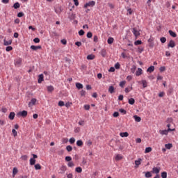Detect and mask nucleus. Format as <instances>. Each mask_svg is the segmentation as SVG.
Segmentation results:
<instances>
[{"mask_svg": "<svg viewBox=\"0 0 178 178\" xmlns=\"http://www.w3.org/2000/svg\"><path fill=\"white\" fill-rule=\"evenodd\" d=\"M23 59L21 57H17L14 60V65L16 67H20L22 65Z\"/></svg>", "mask_w": 178, "mask_h": 178, "instance_id": "1", "label": "nucleus"}, {"mask_svg": "<svg viewBox=\"0 0 178 178\" xmlns=\"http://www.w3.org/2000/svg\"><path fill=\"white\" fill-rule=\"evenodd\" d=\"M95 6V1H90L89 2H87L84 4L83 8H88V7L92 8Z\"/></svg>", "mask_w": 178, "mask_h": 178, "instance_id": "2", "label": "nucleus"}, {"mask_svg": "<svg viewBox=\"0 0 178 178\" xmlns=\"http://www.w3.org/2000/svg\"><path fill=\"white\" fill-rule=\"evenodd\" d=\"M175 131V129H168V130H160L159 134L162 136H163V135L167 136L168 134V132Z\"/></svg>", "mask_w": 178, "mask_h": 178, "instance_id": "3", "label": "nucleus"}, {"mask_svg": "<svg viewBox=\"0 0 178 178\" xmlns=\"http://www.w3.org/2000/svg\"><path fill=\"white\" fill-rule=\"evenodd\" d=\"M28 115V111L23 110V111H19L17 113V116H22V118H26Z\"/></svg>", "mask_w": 178, "mask_h": 178, "instance_id": "4", "label": "nucleus"}, {"mask_svg": "<svg viewBox=\"0 0 178 178\" xmlns=\"http://www.w3.org/2000/svg\"><path fill=\"white\" fill-rule=\"evenodd\" d=\"M132 33L135 35L136 38H137L140 35L139 31H138L135 27L132 29Z\"/></svg>", "mask_w": 178, "mask_h": 178, "instance_id": "5", "label": "nucleus"}, {"mask_svg": "<svg viewBox=\"0 0 178 178\" xmlns=\"http://www.w3.org/2000/svg\"><path fill=\"white\" fill-rule=\"evenodd\" d=\"M67 170V168L65 165H63L60 167V170H59V173L60 174H65V172H66V170Z\"/></svg>", "mask_w": 178, "mask_h": 178, "instance_id": "6", "label": "nucleus"}, {"mask_svg": "<svg viewBox=\"0 0 178 178\" xmlns=\"http://www.w3.org/2000/svg\"><path fill=\"white\" fill-rule=\"evenodd\" d=\"M31 49L33 51H37L38 49H42V46L41 45H38V46H35V45H31Z\"/></svg>", "mask_w": 178, "mask_h": 178, "instance_id": "7", "label": "nucleus"}, {"mask_svg": "<svg viewBox=\"0 0 178 178\" xmlns=\"http://www.w3.org/2000/svg\"><path fill=\"white\" fill-rule=\"evenodd\" d=\"M13 43L12 40H6V39L3 40V45L4 46H9L11 45Z\"/></svg>", "mask_w": 178, "mask_h": 178, "instance_id": "8", "label": "nucleus"}, {"mask_svg": "<svg viewBox=\"0 0 178 178\" xmlns=\"http://www.w3.org/2000/svg\"><path fill=\"white\" fill-rule=\"evenodd\" d=\"M159 172H160V168H155V167L153 168L152 171V173L156 174V175H159Z\"/></svg>", "mask_w": 178, "mask_h": 178, "instance_id": "9", "label": "nucleus"}, {"mask_svg": "<svg viewBox=\"0 0 178 178\" xmlns=\"http://www.w3.org/2000/svg\"><path fill=\"white\" fill-rule=\"evenodd\" d=\"M175 47V42L174 40H171L169 42L168 47L174 48Z\"/></svg>", "mask_w": 178, "mask_h": 178, "instance_id": "10", "label": "nucleus"}, {"mask_svg": "<svg viewBox=\"0 0 178 178\" xmlns=\"http://www.w3.org/2000/svg\"><path fill=\"white\" fill-rule=\"evenodd\" d=\"M42 81H44V74H41L38 76V83H41Z\"/></svg>", "mask_w": 178, "mask_h": 178, "instance_id": "11", "label": "nucleus"}, {"mask_svg": "<svg viewBox=\"0 0 178 178\" xmlns=\"http://www.w3.org/2000/svg\"><path fill=\"white\" fill-rule=\"evenodd\" d=\"M101 55L102 56L103 58L106 57V49H102L100 51Z\"/></svg>", "mask_w": 178, "mask_h": 178, "instance_id": "12", "label": "nucleus"}, {"mask_svg": "<svg viewBox=\"0 0 178 178\" xmlns=\"http://www.w3.org/2000/svg\"><path fill=\"white\" fill-rule=\"evenodd\" d=\"M142 74H143V70H142V69H141L140 67H138V70L136 71V76H140Z\"/></svg>", "mask_w": 178, "mask_h": 178, "instance_id": "13", "label": "nucleus"}, {"mask_svg": "<svg viewBox=\"0 0 178 178\" xmlns=\"http://www.w3.org/2000/svg\"><path fill=\"white\" fill-rule=\"evenodd\" d=\"M154 65H151V66H149V67L147 68V72H149V73H152V72H154Z\"/></svg>", "mask_w": 178, "mask_h": 178, "instance_id": "14", "label": "nucleus"}, {"mask_svg": "<svg viewBox=\"0 0 178 178\" xmlns=\"http://www.w3.org/2000/svg\"><path fill=\"white\" fill-rule=\"evenodd\" d=\"M123 159V156L120 154H117L115 157V160L119 161Z\"/></svg>", "mask_w": 178, "mask_h": 178, "instance_id": "15", "label": "nucleus"}, {"mask_svg": "<svg viewBox=\"0 0 178 178\" xmlns=\"http://www.w3.org/2000/svg\"><path fill=\"white\" fill-rule=\"evenodd\" d=\"M47 89L49 92H52L54 91V88L52 86H47Z\"/></svg>", "mask_w": 178, "mask_h": 178, "instance_id": "16", "label": "nucleus"}, {"mask_svg": "<svg viewBox=\"0 0 178 178\" xmlns=\"http://www.w3.org/2000/svg\"><path fill=\"white\" fill-rule=\"evenodd\" d=\"M15 113H10L9 115H8V118L10 120H13L15 119Z\"/></svg>", "mask_w": 178, "mask_h": 178, "instance_id": "17", "label": "nucleus"}, {"mask_svg": "<svg viewBox=\"0 0 178 178\" xmlns=\"http://www.w3.org/2000/svg\"><path fill=\"white\" fill-rule=\"evenodd\" d=\"M95 58V55L94 54H89L87 56L88 60H94Z\"/></svg>", "mask_w": 178, "mask_h": 178, "instance_id": "18", "label": "nucleus"}, {"mask_svg": "<svg viewBox=\"0 0 178 178\" xmlns=\"http://www.w3.org/2000/svg\"><path fill=\"white\" fill-rule=\"evenodd\" d=\"M108 92L110 94H113L115 92V88L113 86H109L108 88Z\"/></svg>", "mask_w": 178, "mask_h": 178, "instance_id": "19", "label": "nucleus"}, {"mask_svg": "<svg viewBox=\"0 0 178 178\" xmlns=\"http://www.w3.org/2000/svg\"><path fill=\"white\" fill-rule=\"evenodd\" d=\"M120 136L122 137V138H127L129 136V134L127 132H124V133H120Z\"/></svg>", "mask_w": 178, "mask_h": 178, "instance_id": "20", "label": "nucleus"}, {"mask_svg": "<svg viewBox=\"0 0 178 178\" xmlns=\"http://www.w3.org/2000/svg\"><path fill=\"white\" fill-rule=\"evenodd\" d=\"M113 41H114V39L112 37L108 38V39L107 40V42L108 44H113Z\"/></svg>", "mask_w": 178, "mask_h": 178, "instance_id": "21", "label": "nucleus"}, {"mask_svg": "<svg viewBox=\"0 0 178 178\" xmlns=\"http://www.w3.org/2000/svg\"><path fill=\"white\" fill-rule=\"evenodd\" d=\"M13 8H14L15 9H18V8H20V3H19V2L15 3L14 5H13Z\"/></svg>", "mask_w": 178, "mask_h": 178, "instance_id": "22", "label": "nucleus"}, {"mask_svg": "<svg viewBox=\"0 0 178 178\" xmlns=\"http://www.w3.org/2000/svg\"><path fill=\"white\" fill-rule=\"evenodd\" d=\"M141 159H139L138 161H135L136 168H138L141 164Z\"/></svg>", "mask_w": 178, "mask_h": 178, "instance_id": "23", "label": "nucleus"}, {"mask_svg": "<svg viewBox=\"0 0 178 178\" xmlns=\"http://www.w3.org/2000/svg\"><path fill=\"white\" fill-rule=\"evenodd\" d=\"M169 33L170 35L173 37V38H176L177 37V34L176 33H175L174 31H172V30H169Z\"/></svg>", "mask_w": 178, "mask_h": 178, "instance_id": "24", "label": "nucleus"}, {"mask_svg": "<svg viewBox=\"0 0 178 178\" xmlns=\"http://www.w3.org/2000/svg\"><path fill=\"white\" fill-rule=\"evenodd\" d=\"M134 118L135 119V121L137 122H140L141 120L140 117H138V115H134Z\"/></svg>", "mask_w": 178, "mask_h": 178, "instance_id": "25", "label": "nucleus"}, {"mask_svg": "<svg viewBox=\"0 0 178 178\" xmlns=\"http://www.w3.org/2000/svg\"><path fill=\"white\" fill-rule=\"evenodd\" d=\"M76 87L78 90L83 89V88L82 83H76Z\"/></svg>", "mask_w": 178, "mask_h": 178, "instance_id": "26", "label": "nucleus"}, {"mask_svg": "<svg viewBox=\"0 0 178 178\" xmlns=\"http://www.w3.org/2000/svg\"><path fill=\"white\" fill-rule=\"evenodd\" d=\"M18 173V170L17 168H14L13 170V175L15 177Z\"/></svg>", "mask_w": 178, "mask_h": 178, "instance_id": "27", "label": "nucleus"}, {"mask_svg": "<svg viewBox=\"0 0 178 178\" xmlns=\"http://www.w3.org/2000/svg\"><path fill=\"white\" fill-rule=\"evenodd\" d=\"M141 83H142L143 87L144 88L147 87V81L143 80V81H141Z\"/></svg>", "mask_w": 178, "mask_h": 178, "instance_id": "28", "label": "nucleus"}, {"mask_svg": "<svg viewBox=\"0 0 178 178\" xmlns=\"http://www.w3.org/2000/svg\"><path fill=\"white\" fill-rule=\"evenodd\" d=\"M37 102V99H31L29 105L32 104V105H35Z\"/></svg>", "mask_w": 178, "mask_h": 178, "instance_id": "29", "label": "nucleus"}, {"mask_svg": "<svg viewBox=\"0 0 178 178\" xmlns=\"http://www.w3.org/2000/svg\"><path fill=\"white\" fill-rule=\"evenodd\" d=\"M13 47L12 46H8V47H6V51L7 52L11 51H13Z\"/></svg>", "mask_w": 178, "mask_h": 178, "instance_id": "30", "label": "nucleus"}, {"mask_svg": "<svg viewBox=\"0 0 178 178\" xmlns=\"http://www.w3.org/2000/svg\"><path fill=\"white\" fill-rule=\"evenodd\" d=\"M35 163H36V160H35V159H30V165H35Z\"/></svg>", "mask_w": 178, "mask_h": 178, "instance_id": "31", "label": "nucleus"}, {"mask_svg": "<svg viewBox=\"0 0 178 178\" xmlns=\"http://www.w3.org/2000/svg\"><path fill=\"white\" fill-rule=\"evenodd\" d=\"M165 147L167 149H170L172 147V145L169 143V144H165Z\"/></svg>", "mask_w": 178, "mask_h": 178, "instance_id": "32", "label": "nucleus"}, {"mask_svg": "<svg viewBox=\"0 0 178 178\" xmlns=\"http://www.w3.org/2000/svg\"><path fill=\"white\" fill-rule=\"evenodd\" d=\"M134 44L136 46L140 45V44H142V41L140 40H138L135 41Z\"/></svg>", "mask_w": 178, "mask_h": 178, "instance_id": "33", "label": "nucleus"}, {"mask_svg": "<svg viewBox=\"0 0 178 178\" xmlns=\"http://www.w3.org/2000/svg\"><path fill=\"white\" fill-rule=\"evenodd\" d=\"M66 149H67V152H70L73 150V147L70 145H68V146L66 147Z\"/></svg>", "mask_w": 178, "mask_h": 178, "instance_id": "34", "label": "nucleus"}, {"mask_svg": "<svg viewBox=\"0 0 178 178\" xmlns=\"http://www.w3.org/2000/svg\"><path fill=\"white\" fill-rule=\"evenodd\" d=\"M83 145V141H82V140H78V141L76 142V145H77L78 147H81Z\"/></svg>", "mask_w": 178, "mask_h": 178, "instance_id": "35", "label": "nucleus"}, {"mask_svg": "<svg viewBox=\"0 0 178 178\" xmlns=\"http://www.w3.org/2000/svg\"><path fill=\"white\" fill-rule=\"evenodd\" d=\"M135 103V100L133 98L129 99V104L131 105H134V104Z\"/></svg>", "mask_w": 178, "mask_h": 178, "instance_id": "36", "label": "nucleus"}, {"mask_svg": "<svg viewBox=\"0 0 178 178\" xmlns=\"http://www.w3.org/2000/svg\"><path fill=\"white\" fill-rule=\"evenodd\" d=\"M75 171L78 173H81V172H83V169H81L80 167H78L75 169Z\"/></svg>", "mask_w": 178, "mask_h": 178, "instance_id": "37", "label": "nucleus"}, {"mask_svg": "<svg viewBox=\"0 0 178 178\" xmlns=\"http://www.w3.org/2000/svg\"><path fill=\"white\" fill-rule=\"evenodd\" d=\"M126 84V81H122L120 83V86L123 88L124 85Z\"/></svg>", "mask_w": 178, "mask_h": 178, "instance_id": "38", "label": "nucleus"}, {"mask_svg": "<svg viewBox=\"0 0 178 178\" xmlns=\"http://www.w3.org/2000/svg\"><path fill=\"white\" fill-rule=\"evenodd\" d=\"M152 149L151 147H147L145 150V153H149L150 152H152Z\"/></svg>", "mask_w": 178, "mask_h": 178, "instance_id": "39", "label": "nucleus"}, {"mask_svg": "<svg viewBox=\"0 0 178 178\" xmlns=\"http://www.w3.org/2000/svg\"><path fill=\"white\" fill-rule=\"evenodd\" d=\"M67 166L70 167V168H73L74 166V163L72 161H70L67 163Z\"/></svg>", "mask_w": 178, "mask_h": 178, "instance_id": "40", "label": "nucleus"}, {"mask_svg": "<svg viewBox=\"0 0 178 178\" xmlns=\"http://www.w3.org/2000/svg\"><path fill=\"white\" fill-rule=\"evenodd\" d=\"M35 170H41L42 166L40 165V164H36V165H35Z\"/></svg>", "mask_w": 178, "mask_h": 178, "instance_id": "41", "label": "nucleus"}, {"mask_svg": "<svg viewBox=\"0 0 178 178\" xmlns=\"http://www.w3.org/2000/svg\"><path fill=\"white\" fill-rule=\"evenodd\" d=\"M93 41L95 42H98V35H95L94 36H93Z\"/></svg>", "mask_w": 178, "mask_h": 178, "instance_id": "42", "label": "nucleus"}, {"mask_svg": "<svg viewBox=\"0 0 178 178\" xmlns=\"http://www.w3.org/2000/svg\"><path fill=\"white\" fill-rule=\"evenodd\" d=\"M51 36L52 38L57 37V36H58V33H57L56 31H53V32H51Z\"/></svg>", "mask_w": 178, "mask_h": 178, "instance_id": "43", "label": "nucleus"}, {"mask_svg": "<svg viewBox=\"0 0 178 178\" xmlns=\"http://www.w3.org/2000/svg\"><path fill=\"white\" fill-rule=\"evenodd\" d=\"M33 42H34L35 43H40V39L39 38H35L33 39Z\"/></svg>", "mask_w": 178, "mask_h": 178, "instance_id": "44", "label": "nucleus"}, {"mask_svg": "<svg viewBox=\"0 0 178 178\" xmlns=\"http://www.w3.org/2000/svg\"><path fill=\"white\" fill-rule=\"evenodd\" d=\"M136 69V66L135 65H134L132 66V67L131 68V72L133 74H134Z\"/></svg>", "mask_w": 178, "mask_h": 178, "instance_id": "45", "label": "nucleus"}, {"mask_svg": "<svg viewBox=\"0 0 178 178\" xmlns=\"http://www.w3.org/2000/svg\"><path fill=\"white\" fill-rule=\"evenodd\" d=\"M152 174H151V172H146V174H145V177L146 178H149V177H152Z\"/></svg>", "mask_w": 178, "mask_h": 178, "instance_id": "46", "label": "nucleus"}, {"mask_svg": "<svg viewBox=\"0 0 178 178\" xmlns=\"http://www.w3.org/2000/svg\"><path fill=\"white\" fill-rule=\"evenodd\" d=\"M73 105V103H70V102H67L66 104H65V106L67 107V108H69V107H70L71 106H72Z\"/></svg>", "mask_w": 178, "mask_h": 178, "instance_id": "47", "label": "nucleus"}, {"mask_svg": "<svg viewBox=\"0 0 178 178\" xmlns=\"http://www.w3.org/2000/svg\"><path fill=\"white\" fill-rule=\"evenodd\" d=\"M12 133H13L14 137L17 136V131L15 129H13Z\"/></svg>", "mask_w": 178, "mask_h": 178, "instance_id": "48", "label": "nucleus"}, {"mask_svg": "<svg viewBox=\"0 0 178 178\" xmlns=\"http://www.w3.org/2000/svg\"><path fill=\"white\" fill-rule=\"evenodd\" d=\"M24 16V13L23 12H19L17 13V17H22Z\"/></svg>", "mask_w": 178, "mask_h": 178, "instance_id": "49", "label": "nucleus"}, {"mask_svg": "<svg viewBox=\"0 0 178 178\" xmlns=\"http://www.w3.org/2000/svg\"><path fill=\"white\" fill-rule=\"evenodd\" d=\"M161 177L162 178H167V172H163L161 173Z\"/></svg>", "mask_w": 178, "mask_h": 178, "instance_id": "50", "label": "nucleus"}, {"mask_svg": "<svg viewBox=\"0 0 178 178\" xmlns=\"http://www.w3.org/2000/svg\"><path fill=\"white\" fill-rule=\"evenodd\" d=\"M58 106H65V102H62V100H60V102H58Z\"/></svg>", "mask_w": 178, "mask_h": 178, "instance_id": "51", "label": "nucleus"}, {"mask_svg": "<svg viewBox=\"0 0 178 178\" xmlns=\"http://www.w3.org/2000/svg\"><path fill=\"white\" fill-rule=\"evenodd\" d=\"M79 35H81V36L84 35V30L81 29V30L79 31Z\"/></svg>", "mask_w": 178, "mask_h": 178, "instance_id": "52", "label": "nucleus"}, {"mask_svg": "<svg viewBox=\"0 0 178 178\" xmlns=\"http://www.w3.org/2000/svg\"><path fill=\"white\" fill-rule=\"evenodd\" d=\"M87 38H92V33H91V32H88V33H87Z\"/></svg>", "mask_w": 178, "mask_h": 178, "instance_id": "53", "label": "nucleus"}, {"mask_svg": "<svg viewBox=\"0 0 178 178\" xmlns=\"http://www.w3.org/2000/svg\"><path fill=\"white\" fill-rule=\"evenodd\" d=\"M65 161L67 162H72V157L70 156L65 157Z\"/></svg>", "mask_w": 178, "mask_h": 178, "instance_id": "54", "label": "nucleus"}, {"mask_svg": "<svg viewBox=\"0 0 178 178\" xmlns=\"http://www.w3.org/2000/svg\"><path fill=\"white\" fill-rule=\"evenodd\" d=\"M80 95L81 97L86 96V90H81Z\"/></svg>", "mask_w": 178, "mask_h": 178, "instance_id": "55", "label": "nucleus"}, {"mask_svg": "<svg viewBox=\"0 0 178 178\" xmlns=\"http://www.w3.org/2000/svg\"><path fill=\"white\" fill-rule=\"evenodd\" d=\"M161 43H165L166 42V38L165 37H162L160 39Z\"/></svg>", "mask_w": 178, "mask_h": 178, "instance_id": "56", "label": "nucleus"}, {"mask_svg": "<svg viewBox=\"0 0 178 178\" xmlns=\"http://www.w3.org/2000/svg\"><path fill=\"white\" fill-rule=\"evenodd\" d=\"M60 42L64 45H66V44H67V41L65 39L61 40Z\"/></svg>", "mask_w": 178, "mask_h": 178, "instance_id": "57", "label": "nucleus"}, {"mask_svg": "<svg viewBox=\"0 0 178 178\" xmlns=\"http://www.w3.org/2000/svg\"><path fill=\"white\" fill-rule=\"evenodd\" d=\"M74 142H76V140L74 139V138H71L70 139V143L71 144H74Z\"/></svg>", "mask_w": 178, "mask_h": 178, "instance_id": "58", "label": "nucleus"}, {"mask_svg": "<svg viewBox=\"0 0 178 178\" xmlns=\"http://www.w3.org/2000/svg\"><path fill=\"white\" fill-rule=\"evenodd\" d=\"M115 69H120V63H116L115 64Z\"/></svg>", "mask_w": 178, "mask_h": 178, "instance_id": "59", "label": "nucleus"}, {"mask_svg": "<svg viewBox=\"0 0 178 178\" xmlns=\"http://www.w3.org/2000/svg\"><path fill=\"white\" fill-rule=\"evenodd\" d=\"M114 118H117L119 116V113H118V111H115L113 114Z\"/></svg>", "mask_w": 178, "mask_h": 178, "instance_id": "60", "label": "nucleus"}, {"mask_svg": "<svg viewBox=\"0 0 178 178\" xmlns=\"http://www.w3.org/2000/svg\"><path fill=\"white\" fill-rule=\"evenodd\" d=\"M119 111L121 113H123V114H126L127 113V111H125V110H124V108H120Z\"/></svg>", "mask_w": 178, "mask_h": 178, "instance_id": "61", "label": "nucleus"}, {"mask_svg": "<svg viewBox=\"0 0 178 178\" xmlns=\"http://www.w3.org/2000/svg\"><path fill=\"white\" fill-rule=\"evenodd\" d=\"M84 108H85V110H86V111L90 110V106H89V104H85Z\"/></svg>", "mask_w": 178, "mask_h": 178, "instance_id": "62", "label": "nucleus"}, {"mask_svg": "<svg viewBox=\"0 0 178 178\" xmlns=\"http://www.w3.org/2000/svg\"><path fill=\"white\" fill-rule=\"evenodd\" d=\"M75 45H76L77 47H81V42L80 41L76 42Z\"/></svg>", "mask_w": 178, "mask_h": 178, "instance_id": "63", "label": "nucleus"}, {"mask_svg": "<svg viewBox=\"0 0 178 178\" xmlns=\"http://www.w3.org/2000/svg\"><path fill=\"white\" fill-rule=\"evenodd\" d=\"M21 158H22V160L26 161L28 159V156L24 155Z\"/></svg>", "mask_w": 178, "mask_h": 178, "instance_id": "64", "label": "nucleus"}]
</instances>
